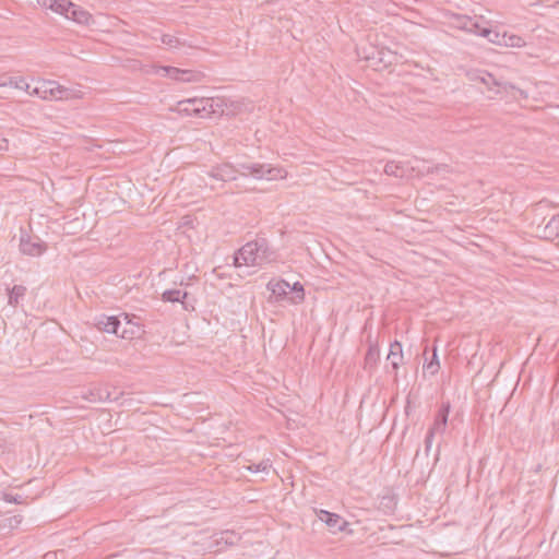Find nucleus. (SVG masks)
<instances>
[{"label":"nucleus","instance_id":"nucleus-1","mask_svg":"<svg viewBox=\"0 0 559 559\" xmlns=\"http://www.w3.org/2000/svg\"><path fill=\"white\" fill-rule=\"evenodd\" d=\"M282 168L274 167L270 164L249 163L247 173H241V176H251L254 179L273 180L282 178Z\"/></svg>","mask_w":559,"mask_h":559},{"label":"nucleus","instance_id":"nucleus-2","mask_svg":"<svg viewBox=\"0 0 559 559\" xmlns=\"http://www.w3.org/2000/svg\"><path fill=\"white\" fill-rule=\"evenodd\" d=\"M257 243L254 240L248 241L240 249H238L234 254V264L236 266L241 265H260L259 264V254L255 252Z\"/></svg>","mask_w":559,"mask_h":559},{"label":"nucleus","instance_id":"nucleus-3","mask_svg":"<svg viewBox=\"0 0 559 559\" xmlns=\"http://www.w3.org/2000/svg\"><path fill=\"white\" fill-rule=\"evenodd\" d=\"M207 102L204 99V97L198 98H188L180 100L178 103L177 109L178 112L183 114L186 116H194L199 118H206V110L205 106Z\"/></svg>","mask_w":559,"mask_h":559},{"label":"nucleus","instance_id":"nucleus-4","mask_svg":"<svg viewBox=\"0 0 559 559\" xmlns=\"http://www.w3.org/2000/svg\"><path fill=\"white\" fill-rule=\"evenodd\" d=\"M389 365H386V372L392 373L394 381L397 382L400 366L404 362L402 343L394 341L390 344L389 354L386 356Z\"/></svg>","mask_w":559,"mask_h":559},{"label":"nucleus","instance_id":"nucleus-5","mask_svg":"<svg viewBox=\"0 0 559 559\" xmlns=\"http://www.w3.org/2000/svg\"><path fill=\"white\" fill-rule=\"evenodd\" d=\"M93 324L100 332L115 334L120 337L121 316L96 314L93 319Z\"/></svg>","mask_w":559,"mask_h":559},{"label":"nucleus","instance_id":"nucleus-6","mask_svg":"<svg viewBox=\"0 0 559 559\" xmlns=\"http://www.w3.org/2000/svg\"><path fill=\"white\" fill-rule=\"evenodd\" d=\"M20 250L24 254L38 257L46 250V243L38 237H31L24 230H21Z\"/></svg>","mask_w":559,"mask_h":559},{"label":"nucleus","instance_id":"nucleus-7","mask_svg":"<svg viewBox=\"0 0 559 559\" xmlns=\"http://www.w3.org/2000/svg\"><path fill=\"white\" fill-rule=\"evenodd\" d=\"M551 209V203L545 199L532 205L530 222L531 231H534L536 227H538V224L544 226V222L548 216H550Z\"/></svg>","mask_w":559,"mask_h":559},{"label":"nucleus","instance_id":"nucleus-8","mask_svg":"<svg viewBox=\"0 0 559 559\" xmlns=\"http://www.w3.org/2000/svg\"><path fill=\"white\" fill-rule=\"evenodd\" d=\"M316 513L319 520L324 522L333 534L345 532L349 526V523L336 513L326 510H318Z\"/></svg>","mask_w":559,"mask_h":559},{"label":"nucleus","instance_id":"nucleus-9","mask_svg":"<svg viewBox=\"0 0 559 559\" xmlns=\"http://www.w3.org/2000/svg\"><path fill=\"white\" fill-rule=\"evenodd\" d=\"M530 233L532 236L545 240L559 238V215H551L550 219L544 226L538 224V227Z\"/></svg>","mask_w":559,"mask_h":559},{"label":"nucleus","instance_id":"nucleus-10","mask_svg":"<svg viewBox=\"0 0 559 559\" xmlns=\"http://www.w3.org/2000/svg\"><path fill=\"white\" fill-rule=\"evenodd\" d=\"M190 294L186 290H180V289H166L163 294H162V300L164 302H180L183 307L185 310H194V306H193V301L194 299L191 300L190 298Z\"/></svg>","mask_w":559,"mask_h":559},{"label":"nucleus","instance_id":"nucleus-11","mask_svg":"<svg viewBox=\"0 0 559 559\" xmlns=\"http://www.w3.org/2000/svg\"><path fill=\"white\" fill-rule=\"evenodd\" d=\"M166 76L179 82H199L202 73L193 70H183L176 67H164Z\"/></svg>","mask_w":559,"mask_h":559},{"label":"nucleus","instance_id":"nucleus-12","mask_svg":"<svg viewBox=\"0 0 559 559\" xmlns=\"http://www.w3.org/2000/svg\"><path fill=\"white\" fill-rule=\"evenodd\" d=\"M451 411L450 402H442L436 416L432 426L428 429L432 433H443L448 426V418Z\"/></svg>","mask_w":559,"mask_h":559},{"label":"nucleus","instance_id":"nucleus-13","mask_svg":"<svg viewBox=\"0 0 559 559\" xmlns=\"http://www.w3.org/2000/svg\"><path fill=\"white\" fill-rule=\"evenodd\" d=\"M121 318L124 320L126 324L130 325V328H123L120 337L123 340H132L136 335L142 332V325L139 322L140 318L133 313L122 312Z\"/></svg>","mask_w":559,"mask_h":559},{"label":"nucleus","instance_id":"nucleus-14","mask_svg":"<svg viewBox=\"0 0 559 559\" xmlns=\"http://www.w3.org/2000/svg\"><path fill=\"white\" fill-rule=\"evenodd\" d=\"M254 243H257L255 252L259 254V264L270 263L275 261L276 252L270 246L269 240L264 237H258L254 239Z\"/></svg>","mask_w":559,"mask_h":559},{"label":"nucleus","instance_id":"nucleus-15","mask_svg":"<svg viewBox=\"0 0 559 559\" xmlns=\"http://www.w3.org/2000/svg\"><path fill=\"white\" fill-rule=\"evenodd\" d=\"M64 17L81 25H88L90 21L92 20V15L86 10L73 3L72 1L68 3Z\"/></svg>","mask_w":559,"mask_h":559},{"label":"nucleus","instance_id":"nucleus-16","mask_svg":"<svg viewBox=\"0 0 559 559\" xmlns=\"http://www.w3.org/2000/svg\"><path fill=\"white\" fill-rule=\"evenodd\" d=\"M365 58L372 61L376 66L382 64L383 67H388L394 62L395 53L389 49H372Z\"/></svg>","mask_w":559,"mask_h":559},{"label":"nucleus","instance_id":"nucleus-17","mask_svg":"<svg viewBox=\"0 0 559 559\" xmlns=\"http://www.w3.org/2000/svg\"><path fill=\"white\" fill-rule=\"evenodd\" d=\"M238 169L235 166L225 163L214 167L210 176L216 180L233 181L237 179Z\"/></svg>","mask_w":559,"mask_h":559},{"label":"nucleus","instance_id":"nucleus-18","mask_svg":"<svg viewBox=\"0 0 559 559\" xmlns=\"http://www.w3.org/2000/svg\"><path fill=\"white\" fill-rule=\"evenodd\" d=\"M380 360V348L377 343L369 342L368 349L364 358V369L369 373H372Z\"/></svg>","mask_w":559,"mask_h":559},{"label":"nucleus","instance_id":"nucleus-19","mask_svg":"<svg viewBox=\"0 0 559 559\" xmlns=\"http://www.w3.org/2000/svg\"><path fill=\"white\" fill-rule=\"evenodd\" d=\"M288 288H289V283L285 280H280V281L272 280L266 284V289L272 293V296L275 298V301H282L285 299L289 300Z\"/></svg>","mask_w":559,"mask_h":559},{"label":"nucleus","instance_id":"nucleus-20","mask_svg":"<svg viewBox=\"0 0 559 559\" xmlns=\"http://www.w3.org/2000/svg\"><path fill=\"white\" fill-rule=\"evenodd\" d=\"M11 86L17 90L28 92L29 84L22 76H9L7 74L0 75V87Z\"/></svg>","mask_w":559,"mask_h":559},{"label":"nucleus","instance_id":"nucleus-21","mask_svg":"<svg viewBox=\"0 0 559 559\" xmlns=\"http://www.w3.org/2000/svg\"><path fill=\"white\" fill-rule=\"evenodd\" d=\"M55 81H43L39 85L35 86L32 91L28 90V94L35 95L43 99H53L50 95L53 92Z\"/></svg>","mask_w":559,"mask_h":559},{"label":"nucleus","instance_id":"nucleus-22","mask_svg":"<svg viewBox=\"0 0 559 559\" xmlns=\"http://www.w3.org/2000/svg\"><path fill=\"white\" fill-rule=\"evenodd\" d=\"M26 287L23 285H13V287L8 288V304L12 307L19 305L20 299L25 296Z\"/></svg>","mask_w":559,"mask_h":559},{"label":"nucleus","instance_id":"nucleus-23","mask_svg":"<svg viewBox=\"0 0 559 559\" xmlns=\"http://www.w3.org/2000/svg\"><path fill=\"white\" fill-rule=\"evenodd\" d=\"M55 100H64L76 97L75 91L64 87L55 81L53 92L50 94Z\"/></svg>","mask_w":559,"mask_h":559},{"label":"nucleus","instance_id":"nucleus-24","mask_svg":"<svg viewBox=\"0 0 559 559\" xmlns=\"http://www.w3.org/2000/svg\"><path fill=\"white\" fill-rule=\"evenodd\" d=\"M473 26H469L468 33L475 34L478 36H488L491 34L489 32V26L487 23L481 21V17L474 16L472 20Z\"/></svg>","mask_w":559,"mask_h":559},{"label":"nucleus","instance_id":"nucleus-25","mask_svg":"<svg viewBox=\"0 0 559 559\" xmlns=\"http://www.w3.org/2000/svg\"><path fill=\"white\" fill-rule=\"evenodd\" d=\"M288 294H292L289 297L292 304H300L305 300V288L299 282L289 284Z\"/></svg>","mask_w":559,"mask_h":559},{"label":"nucleus","instance_id":"nucleus-26","mask_svg":"<svg viewBox=\"0 0 559 559\" xmlns=\"http://www.w3.org/2000/svg\"><path fill=\"white\" fill-rule=\"evenodd\" d=\"M204 99L207 102L206 105L204 104L205 109H207L206 117H211L213 114H225V109L222 107L224 103L223 99H218L217 102H215L214 98L204 97Z\"/></svg>","mask_w":559,"mask_h":559},{"label":"nucleus","instance_id":"nucleus-27","mask_svg":"<svg viewBox=\"0 0 559 559\" xmlns=\"http://www.w3.org/2000/svg\"><path fill=\"white\" fill-rule=\"evenodd\" d=\"M384 174L395 178H402L404 176V168L400 163L390 160L384 165Z\"/></svg>","mask_w":559,"mask_h":559},{"label":"nucleus","instance_id":"nucleus-28","mask_svg":"<svg viewBox=\"0 0 559 559\" xmlns=\"http://www.w3.org/2000/svg\"><path fill=\"white\" fill-rule=\"evenodd\" d=\"M439 369L440 362L437 355V347H435L431 358L429 360L426 359L424 364V370L428 371L431 376H433L439 371Z\"/></svg>","mask_w":559,"mask_h":559},{"label":"nucleus","instance_id":"nucleus-29","mask_svg":"<svg viewBox=\"0 0 559 559\" xmlns=\"http://www.w3.org/2000/svg\"><path fill=\"white\" fill-rule=\"evenodd\" d=\"M396 504H397V501L394 496H390V495L383 496L380 500V508L385 513H393L396 508Z\"/></svg>","mask_w":559,"mask_h":559},{"label":"nucleus","instance_id":"nucleus-30","mask_svg":"<svg viewBox=\"0 0 559 559\" xmlns=\"http://www.w3.org/2000/svg\"><path fill=\"white\" fill-rule=\"evenodd\" d=\"M240 536L233 531L222 532L221 538L217 539V544L224 543L227 546H234L238 543Z\"/></svg>","mask_w":559,"mask_h":559},{"label":"nucleus","instance_id":"nucleus-31","mask_svg":"<svg viewBox=\"0 0 559 559\" xmlns=\"http://www.w3.org/2000/svg\"><path fill=\"white\" fill-rule=\"evenodd\" d=\"M473 17L467 15L456 14L453 17L454 24L459 29L465 31L468 33L469 26H473L472 23Z\"/></svg>","mask_w":559,"mask_h":559},{"label":"nucleus","instance_id":"nucleus-32","mask_svg":"<svg viewBox=\"0 0 559 559\" xmlns=\"http://www.w3.org/2000/svg\"><path fill=\"white\" fill-rule=\"evenodd\" d=\"M502 45L508 47H521L524 45L523 38L513 34H502Z\"/></svg>","mask_w":559,"mask_h":559},{"label":"nucleus","instance_id":"nucleus-33","mask_svg":"<svg viewBox=\"0 0 559 559\" xmlns=\"http://www.w3.org/2000/svg\"><path fill=\"white\" fill-rule=\"evenodd\" d=\"M68 3H70V0H52L49 2V10L64 16Z\"/></svg>","mask_w":559,"mask_h":559},{"label":"nucleus","instance_id":"nucleus-34","mask_svg":"<svg viewBox=\"0 0 559 559\" xmlns=\"http://www.w3.org/2000/svg\"><path fill=\"white\" fill-rule=\"evenodd\" d=\"M21 522H22L21 515H13V516L4 519L0 523V528H9L11 531L13 528H16L21 524Z\"/></svg>","mask_w":559,"mask_h":559},{"label":"nucleus","instance_id":"nucleus-35","mask_svg":"<svg viewBox=\"0 0 559 559\" xmlns=\"http://www.w3.org/2000/svg\"><path fill=\"white\" fill-rule=\"evenodd\" d=\"M271 468V464L269 461H262L260 463H252L248 466H246V469H248L251 473H259V472H267Z\"/></svg>","mask_w":559,"mask_h":559},{"label":"nucleus","instance_id":"nucleus-36","mask_svg":"<svg viewBox=\"0 0 559 559\" xmlns=\"http://www.w3.org/2000/svg\"><path fill=\"white\" fill-rule=\"evenodd\" d=\"M160 40L164 45L170 48H177L181 44L179 38L170 34H164Z\"/></svg>","mask_w":559,"mask_h":559},{"label":"nucleus","instance_id":"nucleus-37","mask_svg":"<svg viewBox=\"0 0 559 559\" xmlns=\"http://www.w3.org/2000/svg\"><path fill=\"white\" fill-rule=\"evenodd\" d=\"M489 32L491 34H489L488 36H484V38H487L490 43H493L497 45H502V34H500L496 29H492L490 26H489Z\"/></svg>","mask_w":559,"mask_h":559},{"label":"nucleus","instance_id":"nucleus-38","mask_svg":"<svg viewBox=\"0 0 559 559\" xmlns=\"http://www.w3.org/2000/svg\"><path fill=\"white\" fill-rule=\"evenodd\" d=\"M4 500L7 502H11V503H16V504H21L24 502V497L19 495V493H5L4 495Z\"/></svg>","mask_w":559,"mask_h":559},{"label":"nucleus","instance_id":"nucleus-39","mask_svg":"<svg viewBox=\"0 0 559 559\" xmlns=\"http://www.w3.org/2000/svg\"><path fill=\"white\" fill-rule=\"evenodd\" d=\"M435 433L427 431V435L425 437V452L426 454L429 453L431 447H432V440H433Z\"/></svg>","mask_w":559,"mask_h":559},{"label":"nucleus","instance_id":"nucleus-40","mask_svg":"<svg viewBox=\"0 0 559 559\" xmlns=\"http://www.w3.org/2000/svg\"><path fill=\"white\" fill-rule=\"evenodd\" d=\"M249 163H238L236 169H238V174L241 175V173H247Z\"/></svg>","mask_w":559,"mask_h":559},{"label":"nucleus","instance_id":"nucleus-41","mask_svg":"<svg viewBox=\"0 0 559 559\" xmlns=\"http://www.w3.org/2000/svg\"><path fill=\"white\" fill-rule=\"evenodd\" d=\"M51 1L52 0H37V3L45 9H49V2Z\"/></svg>","mask_w":559,"mask_h":559},{"label":"nucleus","instance_id":"nucleus-42","mask_svg":"<svg viewBox=\"0 0 559 559\" xmlns=\"http://www.w3.org/2000/svg\"><path fill=\"white\" fill-rule=\"evenodd\" d=\"M0 142L7 143V140H5V139H1V140H0ZM2 148H3V146H2V144L0 143V150H2Z\"/></svg>","mask_w":559,"mask_h":559},{"label":"nucleus","instance_id":"nucleus-43","mask_svg":"<svg viewBox=\"0 0 559 559\" xmlns=\"http://www.w3.org/2000/svg\"><path fill=\"white\" fill-rule=\"evenodd\" d=\"M524 372V362L522 364L521 366V369H520V376Z\"/></svg>","mask_w":559,"mask_h":559},{"label":"nucleus","instance_id":"nucleus-44","mask_svg":"<svg viewBox=\"0 0 559 559\" xmlns=\"http://www.w3.org/2000/svg\"><path fill=\"white\" fill-rule=\"evenodd\" d=\"M535 4H536V2H528V3L526 2V5H535Z\"/></svg>","mask_w":559,"mask_h":559},{"label":"nucleus","instance_id":"nucleus-45","mask_svg":"<svg viewBox=\"0 0 559 559\" xmlns=\"http://www.w3.org/2000/svg\"><path fill=\"white\" fill-rule=\"evenodd\" d=\"M481 81L486 84L488 83V81L485 78H481Z\"/></svg>","mask_w":559,"mask_h":559}]
</instances>
